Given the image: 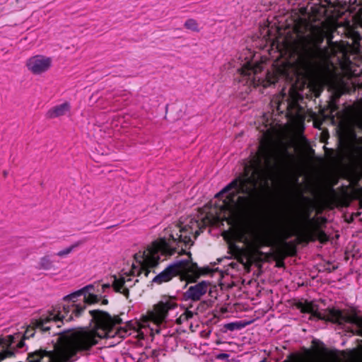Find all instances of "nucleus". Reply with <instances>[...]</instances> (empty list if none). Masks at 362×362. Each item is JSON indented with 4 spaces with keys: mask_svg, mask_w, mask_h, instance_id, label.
<instances>
[{
    "mask_svg": "<svg viewBox=\"0 0 362 362\" xmlns=\"http://www.w3.org/2000/svg\"><path fill=\"white\" fill-rule=\"evenodd\" d=\"M262 122L267 123L259 127L263 138L258 151L245 165L244 173L216 195L215 204L218 209V218L226 220L232 226L234 240L243 243L251 255L257 254L262 247L270 244L271 240L264 229L242 224L243 216L262 199L278 171L293 160L286 146L277 141L276 126L265 117Z\"/></svg>",
    "mask_w": 362,
    "mask_h": 362,
    "instance_id": "obj_1",
    "label": "nucleus"
},
{
    "mask_svg": "<svg viewBox=\"0 0 362 362\" xmlns=\"http://www.w3.org/2000/svg\"><path fill=\"white\" fill-rule=\"evenodd\" d=\"M177 306L176 299L171 296H163L148 310L139 321L131 322L125 327L119 328V319L112 318L105 313L90 311L95 323L91 327L81 328L64 334L59 337L52 351H38L29 354L28 362H71L76 354L81 351L89 349L95 345L100 339H120L132 334L138 336L160 332V326L165 322L170 310Z\"/></svg>",
    "mask_w": 362,
    "mask_h": 362,
    "instance_id": "obj_2",
    "label": "nucleus"
},
{
    "mask_svg": "<svg viewBox=\"0 0 362 362\" xmlns=\"http://www.w3.org/2000/svg\"><path fill=\"white\" fill-rule=\"evenodd\" d=\"M310 17L299 18L296 23L295 30L298 40L296 45L289 48L291 57L289 59L283 58L276 62L272 69L263 74L264 61L259 60L250 50L244 52V59L238 72L246 84L255 88L262 86L267 88L274 83L279 76L292 79L299 74L302 64L303 52L309 49H315L320 52V45L327 37L328 44L334 52L331 40L332 33L337 28V23L332 20L323 21L320 25H312Z\"/></svg>",
    "mask_w": 362,
    "mask_h": 362,
    "instance_id": "obj_3",
    "label": "nucleus"
},
{
    "mask_svg": "<svg viewBox=\"0 0 362 362\" xmlns=\"http://www.w3.org/2000/svg\"><path fill=\"white\" fill-rule=\"evenodd\" d=\"M200 228V223L192 218H186L180 225L169 226L164 230L162 237L151 242L134 255L135 262L131 268L122 269L119 276L115 278V290L127 298L129 287L137 281L134 278L141 273L148 276L151 269L159 264L160 257L175 254L180 243H183L185 246L192 245V237L196 238Z\"/></svg>",
    "mask_w": 362,
    "mask_h": 362,
    "instance_id": "obj_4",
    "label": "nucleus"
},
{
    "mask_svg": "<svg viewBox=\"0 0 362 362\" xmlns=\"http://www.w3.org/2000/svg\"><path fill=\"white\" fill-rule=\"evenodd\" d=\"M96 292L95 286L90 284L66 296L64 300L67 303V305L55 307L49 312L47 316L33 321L31 325L25 332L24 337L28 338L33 336V333L30 332L31 327L42 331H47L51 328L49 325L51 323L68 322L73 319L74 315L79 316L84 311L87 305L98 302L99 296L95 293Z\"/></svg>",
    "mask_w": 362,
    "mask_h": 362,
    "instance_id": "obj_5",
    "label": "nucleus"
},
{
    "mask_svg": "<svg viewBox=\"0 0 362 362\" xmlns=\"http://www.w3.org/2000/svg\"><path fill=\"white\" fill-rule=\"evenodd\" d=\"M206 273L204 269L187 260H179L170 264L163 272L156 275L152 281L160 284L170 281L173 277L180 274L188 281H195L201 275Z\"/></svg>",
    "mask_w": 362,
    "mask_h": 362,
    "instance_id": "obj_6",
    "label": "nucleus"
},
{
    "mask_svg": "<svg viewBox=\"0 0 362 362\" xmlns=\"http://www.w3.org/2000/svg\"><path fill=\"white\" fill-rule=\"evenodd\" d=\"M51 57L37 54L28 57L25 63L28 71L33 76H42L52 67Z\"/></svg>",
    "mask_w": 362,
    "mask_h": 362,
    "instance_id": "obj_7",
    "label": "nucleus"
},
{
    "mask_svg": "<svg viewBox=\"0 0 362 362\" xmlns=\"http://www.w3.org/2000/svg\"><path fill=\"white\" fill-rule=\"evenodd\" d=\"M18 336L8 335L0 337V361L13 356L16 346L13 345L14 339Z\"/></svg>",
    "mask_w": 362,
    "mask_h": 362,
    "instance_id": "obj_8",
    "label": "nucleus"
},
{
    "mask_svg": "<svg viewBox=\"0 0 362 362\" xmlns=\"http://www.w3.org/2000/svg\"><path fill=\"white\" fill-rule=\"evenodd\" d=\"M208 287L209 285L206 281H202L194 286H190L186 291L185 296L187 298L198 300L206 293Z\"/></svg>",
    "mask_w": 362,
    "mask_h": 362,
    "instance_id": "obj_9",
    "label": "nucleus"
},
{
    "mask_svg": "<svg viewBox=\"0 0 362 362\" xmlns=\"http://www.w3.org/2000/svg\"><path fill=\"white\" fill-rule=\"evenodd\" d=\"M70 108V103L65 102L49 109L47 112V116L50 119L62 117L69 112Z\"/></svg>",
    "mask_w": 362,
    "mask_h": 362,
    "instance_id": "obj_10",
    "label": "nucleus"
},
{
    "mask_svg": "<svg viewBox=\"0 0 362 362\" xmlns=\"http://www.w3.org/2000/svg\"><path fill=\"white\" fill-rule=\"evenodd\" d=\"M53 267V262L49 256L41 257L37 262V268L40 270L48 271Z\"/></svg>",
    "mask_w": 362,
    "mask_h": 362,
    "instance_id": "obj_11",
    "label": "nucleus"
},
{
    "mask_svg": "<svg viewBox=\"0 0 362 362\" xmlns=\"http://www.w3.org/2000/svg\"><path fill=\"white\" fill-rule=\"evenodd\" d=\"M303 312L311 313L313 316L317 317L318 318H321V314L318 311L317 308L315 304L312 302L306 303L303 308Z\"/></svg>",
    "mask_w": 362,
    "mask_h": 362,
    "instance_id": "obj_12",
    "label": "nucleus"
},
{
    "mask_svg": "<svg viewBox=\"0 0 362 362\" xmlns=\"http://www.w3.org/2000/svg\"><path fill=\"white\" fill-rule=\"evenodd\" d=\"M185 28L194 32H199V27L197 21L193 18L187 20L184 24Z\"/></svg>",
    "mask_w": 362,
    "mask_h": 362,
    "instance_id": "obj_13",
    "label": "nucleus"
},
{
    "mask_svg": "<svg viewBox=\"0 0 362 362\" xmlns=\"http://www.w3.org/2000/svg\"><path fill=\"white\" fill-rule=\"evenodd\" d=\"M282 227L285 229L286 238L291 237L296 233V229L293 227H289V223L285 222L282 223Z\"/></svg>",
    "mask_w": 362,
    "mask_h": 362,
    "instance_id": "obj_14",
    "label": "nucleus"
},
{
    "mask_svg": "<svg viewBox=\"0 0 362 362\" xmlns=\"http://www.w3.org/2000/svg\"><path fill=\"white\" fill-rule=\"evenodd\" d=\"M330 317L329 320L335 322H339L342 317V314L339 310H331L329 311Z\"/></svg>",
    "mask_w": 362,
    "mask_h": 362,
    "instance_id": "obj_15",
    "label": "nucleus"
},
{
    "mask_svg": "<svg viewBox=\"0 0 362 362\" xmlns=\"http://www.w3.org/2000/svg\"><path fill=\"white\" fill-rule=\"evenodd\" d=\"M192 317H193V312H192L189 310H185L184 311V313L182 315H180L179 318L177 320V323L180 324L183 321L187 320L192 318Z\"/></svg>",
    "mask_w": 362,
    "mask_h": 362,
    "instance_id": "obj_16",
    "label": "nucleus"
},
{
    "mask_svg": "<svg viewBox=\"0 0 362 362\" xmlns=\"http://www.w3.org/2000/svg\"><path fill=\"white\" fill-rule=\"evenodd\" d=\"M242 327L243 326L240 323H238V322H231V323L226 324L225 325V327L227 329L230 330V331H233V330H235V329H239Z\"/></svg>",
    "mask_w": 362,
    "mask_h": 362,
    "instance_id": "obj_17",
    "label": "nucleus"
},
{
    "mask_svg": "<svg viewBox=\"0 0 362 362\" xmlns=\"http://www.w3.org/2000/svg\"><path fill=\"white\" fill-rule=\"evenodd\" d=\"M73 249H74V246L69 247L67 248H65L64 250L59 251L57 255L59 257L66 256V255H69V253H71V251L73 250Z\"/></svg>",
    "mask_w": 362,
    "mask_h": 362,
    "instance_id": "obj_18",
    "label": "nucleus"
},
{
    "mask_svg": "<svg viewBox=\"0 0 362 362\" xmlns=\"http://www.w3.org/2000/svg\"><path fill=\"white\" fill-rule=\"evenodd\" d=\"M110 288V285L105 284L102 286L103 292H105L107 288Z\"/></svg>",
    "mask_w": 362,
    "mask_h": 362,
    "instance_id": "obj_19",
    "label": "nucleus"
},
{
    "mask_svg": "<svg viewBox=\"0 0 362 362\" xmlns=\"http://www.w3.org/2000/svg\"><path fill=\"white\" fill-rule=\"evenodd\" d=\"M107 303V300H103V303L106 304Z\"/></svg>",
    "mask_w": 362,
    "mask_h": 362,
    "instance_id": "obj_20",
    "label": "nucleus"
}]
</instances>
